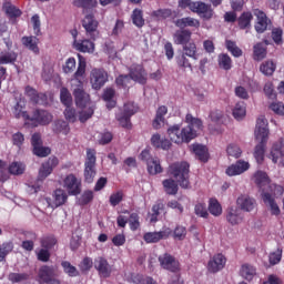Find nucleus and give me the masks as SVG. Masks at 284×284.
Segmentation results:
<instances>
[{"instance_id":"7ed1b4c3","label":"nucleus","mask_w":284,"mask_h":284,"mask_svg":"<svg viewBox=\"0 0 284 284\" xmlns=\"http://www.w3.org/2000/svg\"><path fill=\"white\" fill-rule=\"evenodd\" d=\"M255 140L260 143L255 146L254 158L257 163H263L265 159V148L270 139V128L265 115H260L255 125Z\"/></svg>"},{"instance_id":"7c9ffc66","label":"nucleus","mask_w":284,"mask_h":284,"mask_svg":"<svg viewBox=\"0 0 284 284\" xmlns=\"http://www.w3.org/2000/svg\"><path fill=\"white\" fill-rule=\"evenodd\" d=\"M163 190L169 196H176L179 194V183L173 179H165L162 181Z\"/></svg>"},{"instance_id":"e433bc0d","label":"nucleus","mask_w":284,"mask_h":284,"mask_svg":"<svg viewBox=\"0 0 284 284\" xmlns=\"http://www.w3.org/2000/svg\"><path fill=\"white\" fill-rule=\"evenodd\" d=\"M256 274V267L252 264H243L240 270V276L245 278V281H253L254 275Z\"/></svg>"},{"instance_id":"864d4df0","label":"nucleus","mask_w":284,"mask_h":284,"mask_svg":"<svg viewBox=\"0 0 284 284\" xmlns=\"http://www.w3.org/2000/svg\"><path fill=\"white\" fill-rule=\"evenodd\" d=\"M217 61L222 70H232V58L227 53L220 54Z\"/></svg>"},{"instance_id":"69168bd1","label":"nucleus","mask_w":284,"mask_h":284,"mask_svg":"<svg viewBox=\"0 0 284 284\" xmlns=\"http://www.w3.org/2000/svg\"><path fill=\"white\" fill-rule=\"evenodd\" d=\"M226 152L229 156H233L234 159H240L241 154H243V151L236 144H229Z\"/></svg>"},{"instance_id":"49530a36","label":"nucleus","mask_w":284,"mask_h":284,"mask_svg":"<svg viewBox=\"0 0 284 284\" xmlns=\"http://www.w3.org/2000/svg\"><path fill=\"white\" fill-rule=\"evenodd\" d=\"M17 53L14 51L1 52L0 65H8V63H14L17 61Z\"/></svg>"},{"instance_id":"3c124183","label":"nucleus","mask_w":284,"mask_h":284,"mask_svg":"<svg viewBox=\"0 0 284 284\" xmlns=\"http://www.w3.org/2000/svg\"><path fill=\"white\" fill-rule=\"evenodd\" d=\"M32 153L34 154V156L45 159V156H50V154H52V149H50V146H43V144H41L40 146H34Z\"/></svg>"},{"instance_id":"393cba45","label":"nucleus","mask_w":284,"mask_h":284,"mask_svg":"<svg viewBox=\"0 0 284 284\" xmlns=\"http://www.w3.org/2000/svg\"><path fill=\"white\" fill-rule=\"evenodd\" d=\"M192 39V31L187 29L178 30L173 36L176 45H185Z\"/></svg>"},{"instance_id":"2f4dec72","label":"nucleus","mask_w":284,"mask_h":284,"mask_svg":"<svg viewBox=\"0 0 284 284\" xmlns=\"http://www.w3.org/2000/svg\"><path fill=\"white\" fill-rule=\"evenodd\" d=\"M59 244V240H57V236L53 234L44 235L40 240L41 247H44V250H54L57 245Z\"/></svg>"},{"instance_id":"e2e57ef3","label":"nucleus","mask_w":284,"mask_h":284,"mask_svg":"<svg viewBox=\"0 0 284 284\" xmlns=\"http://www.w3.org/2000/svg\"><path fill=\"white\" fill-rule=\"evenodd\" d=\"M139 213H131L129 217V225L132 232H136L141 227V222L139 221Z\"/></svg>"},{"instance_id":"bb28decb","label":"nucleus","mask_w":284,"mask_h":284,"mask_svg":"<svg viewBox=\"0 0 284 284\" xmlns=\"http://www.w3.org/2000/svg\"><path fill=\"white\" fill-rule=\"evenodd\" d=\"M54 276H57V271L54 266L43 265L40 267L38 273V278L40 283H45L47 281L54 278Z\"/></svg>"},{"instance_id":"6e6552de","label":"nucleus","mask_w":284,"mask_h":284,"mask_svg":"<svg viewBox=\"0 0 284 284\" xmlns=\"http://www.w3.org/2000/svg\"><path fill=\"white\" fill-rule=\"evenodd\" d=\"M82 28H84L85 34L91 41H97V39H99V20L94 18L93 13L84 16L82 19Z\"/></svg>"},{"instance_id":"c85d7f7f","label":"nucleus","mask_w":284,"mask_h":284,"mask_svg":"<svg viewBox=\"0 0 284 284\" xmlns=\"http://www.w3.org/2000/svg\"><path fill=\"white\" fill-rule=\"evenodd\" d=\"M175 26L181 30H185V28H201V21L192 17H186V18L178 19L175 21Z\"/></svg>"},{"instance_id":"8fccbe9b","label":"nucleus","mask_w":284,"mask_h":284,"mask_svg":"<svg viewBox=\"0 0 284 284\" xmlns=\"http://www.w3.org/2000/svg\"><path fill=\"white\" fill-rule=\"evenodd\" d=\"M60 101L65 108L72 106V93H70V90L65 87L60 90Z\"/></svg>"},{"instance_id":"4be33fe9","label":"nucleus","mask_w":284,"mask_h":284,"mask_svg":"<svg viewBox=\"0 0 284 284\" xmlns=\"http://www.w3.org/2000/svg\"><path fill=\"white\" fill-rule=\"evenodd\" d=\"M225 263H227V260L225 258L224 254H216L213 256V258L207 264V270L212 274H216V272H221L223 267H225Z\"/></svg>"},{"instance_id":"09e8293b","label":"nucleus","mask_w":284,"mask_h":284,"mask_svg":"<svg viewBox=\"0 0 284 284\" xmlns=\"http://www.w3.org/2000/svg\"><path fill=\"white\" fill-rule=\"evenodd\" d=\"M61 267L63 268L64 274H68L71 278L79 276V270H77L72 263L62 261Z\"/></svg>"},{"instance_id":"39448f33","label":"nucleus","mask_w":284,"mask_h":284,"mask_svg":"<svg viewBox=\"0 0 284 284\" xmlns=\"http://www.w3.org/2000/svg\"><path fill=\"white\" fill-rule=\"evenodd\" d=\"M169 172L178 181L182 190H190V163L175 162L170 165Z\"/></svg>"},{"instance_id":"774afa93","label":"nucleus","mask_w":284,"mask_h":284,"mask_svg":"<svg viewBox=\"0 0 284 284\" xmlns=\"http://www.w3.org/2000/svg\"><path fill=\"white\" fill-rule=\"evenodd\" d=\"M121 201H123V192L122 191H118V192L111 194L109 197V203H110V205H112V207H116V205H119V203H121Z\"/></svg>"},{"instance_id":"c9c22d12","label":"nucleus","mask_w":284,"mask_h":284,"mask_svg":"<svg viewBox=\"0 0 284 284\" xmlns=\"http://www.w3.org/2000/svg\"><path fill=\"white\" fill-rule=\"evenodd\" d=\"M193 152L196 159H199V161H201L202 163H207L210 159V154L207 153V148L201 144H194Z\"/></svg>"},{"instance_id":"4c0bfd02","label":"nucleus","mask_w":284,"mask_h":284,"mask_svg":"<svg viewBox=\"0 0 284 284\" xmlns=\"http://www.w3.org/2000/svg\"><path fill=\"white\" fill-rule=\"evenodd\" d=\"M68 203V193L63 189H57L53 193V204L55 207H61Z\"/></svg>"},{"instance_id":"bf43d9fd","label":"nucleus","mask_w":284,"mask_h":284,"mask_svg":"<svg viewBox=\"0 0 284 284\" xmlns=\"http://www.w3.org/2000/svg\"><path fill=\"white\" fill-rule=\"evenodd\" d=\"M26 172V165L21 162H13L9 166V173L19 176V174H23Z\"/></svg>"},{"instance_id":"de8ad7c7","label":"nucleus","mask_w":284,"mask_h":284,"mask_svg":"<svg viewBox=\"0 0 284 284\" xmlns=\"http://www.w3.org/2000/svg\"><path fill=\"white\" fill-rule=\"evenodd\" d=\"M209 212L213 216H221V214H223V207L221 206V203H219V200H216V199L210 200Z\"/></svg>"},{"instance_id":"a878e982","label":"nucleus","mask_w":284,"mask_h":284,"mask_svg":"<svg viewBox=\"0 0 284 284\" xmlns=\"http://www.w3.org/2000/svg\"><path fill=\"white\" fill-rule=\"evenodd\" d=\"M284 156V138H280L271 149V159L273 163H278V159Z\"/></svg>"},{"instance_id":"58836bf2","label":"nucleus","mask_w":284,"mask_h":284,"mask_svg":"<svg viewBox=\"0 0 284 284\" xmlns=\"http://www.w3.org/2000/svg\"><path fill=\"white\" fill-rule=\"evenodd\" d=\"M22 43L31 50V52H34V54H39V38L38 37H23Z\"/></svg>"},{"instance_id":"b1692460","label":"nucleus","mask_w":284,"mask_h":284,"mask_svg":"<svg viewBox=\"0 0 284 284\" xmlns=\"http://www.w3.org/2000/svg\"><path fill=\"white\" fill-rule=\"evenodd\" d=\"M254 182L257 185V187L263 192L264 190H270L272 186L270 185V176H267V173L263 171H257L254 174Z\"/></svg>"},{"instance_id":"603ef678","label":"nucleus","mask_w":284,"mask_h":284,"mask_svg":"<svg viewBox=\"0 0 284 284\" xmlns=\"http://www.w3.org/2000/svg\"><path fill=\"white\" fill-rule=\"evenodd\" d=\"M30 278V275L28 273H9L8 281L10 283H24V281H28Z\"/></svg>"},{"instance_id":"5fc2aeb1","label":"nucleus","mask_w":284,"mask_h":284,"mask_svg":"<svg viewBox=\"0 0 284 284\" xmlns=\"http://www.w3.org/2000/svg\"><path fill=\"white\" fill-rule=\"evenodd\" d=\"M182 54L196 60V44L194 42H186V44H183Z\"/></svg>"},{"instance_id":"9d476101","label":"nucleus","mask_w":284,"mask_h":284,"mask_svg":"<svg viewBox=\"0 0 284 284\" xmlns=\"http://www.w3.org/2000/svg\"><path fill=\"white\" fill-rule=\"evenodd\" d=\"M261 199L264 205L270 209L272 216H281V207H278V204L276 203V197H274V194L272 193V186L270 189H264V191H261Z\"/></svg>"},{"instance_id":"4468645a","label":"nucleus","mask_w":284,"mask_h":284,"mask_svg":"<svg viewBox=\"0 0 284 284\" xmlns=\"http://www.w3.org/2000/svg\"><path fill=\"white\" fill-rule=\"evenodd\" d=\"M129 77L132 81L145 85L148 83V72L142 64H132L129 69Z\"/></svg>"},{"instance_id":"a19ab883","label":"nucleus","mask_w":284,"mask_h":284,"mask_svg":"<svg viewBox=\"0 0 284 284\" xmlns=\"http://www.w3.org/2000/svg\"><path fill=\"white\" fill-rule=\"evenodd\" d=\"M260 72H262L264 77H272V74L276 72V63H274V61L272 60H266L262 62V64L260 65Z\"/></svg>"},{"instance_id":"13d9d810","label":"nucleus","mask_w":284,"mask_h":284,"mask_svg":"<svg viewBox=\"0 0 284 284\" xmlns=\"http://www.w3.org/2000/svg\"><path fill=\"white\" fill-rule=\"evenodd\" d=\"M185 236H187V229L183 225H176L173 231V239L175 241H184Z\"/></svg>"},{"instance_id":"ddd939ff","label":"nucleus","mask_w":284,"mask_h":284,"mask_svg":"<svg viewBox=\"0 0 284 284\" xmlns=\"http://www.w3.org/2000/svg\"><path fill=\"white\" fill-rule=\"evenodd\" d=\"M90 83L93 90H101L108 83V72L103 69H93L91 71Z\"/></svg>"},{"instance_id":"c756f323","label":"nucleus","mask_w":284,"mask_h":284,"mask_svg":"<svg viewBox=\"0 0 284 284\" xmlns=\"http://www.w3.org/2000/svg\"><path fill=\"white\" fill-rule=\"evenodd\" d=\"M254 19V16L250 11H244L241 13V16L237 19V26L240 30H247L248 28H252V21Z\"/></svg>"},{"instance_id":"4d7b16f0","label":"nucleus","mask_w":284,"mask_h":284,"mask_svg":"<svg viewBox=\"0 0 284 284\" xmlns=\"http://www.w3.org/2000/svg\"><path fill=\"white\" fill-rule=\"evenodd\" d=\"M226 49L231 54H233L235 58L243 57V50L236 45V42L232 40H226Z\"/></svg>"},{"instance_id":"20e7f679","label":"nucleus","mask_w":284,"mask_h":284,"mask_svg":"<svg viewBox=\"0 0 284 284\" xmlns=\"http://www.w3.org/2000/svg\"><path fill=\"white\" fill-rule=\"evenodd\" d=\"M179 8L181 10H191L194 14H196L203 21H210L214 17V9L212 4H207L203 1H192V0H180Z\"/></svg>"},{"instance_id":"37998d69","label":"nucleus","mask_w":284,"mask_h":284,"mask_svg":"<svg viewBox=\"0 0 284 284\" xmlns=\"http://www.w3.org/2000/svg\"><path fill=\"white\" fill-rule=\"evenodd\" d=\"M3 10L6 14L9 17V19H17L22 14L21 9H18L10 2L3 4Z\"/></svg>"},{"instance_id":"5701e85b","label":"nucleus","mask_w":284,"mask_h":284,"mask_svg":"<svg viewBox=\"0 0 284 284\" xmlns=\"http://www.w3.org/2000/svg\"><path fill=\"white\" fill-rule=\"evenodd\" d=\"M29 121H36L40 125H49L52 123V114L45 110H36Z\"/></svg>"},{"instance_id":"9b49d317","label":"nucleus","mask_w":284,"mask_h":284,"mask_svg":"<svg viewBox=\"0 0 284 284\" xmlns=\"http://www.w3.org/2000/svg\"><path fill=\"white\" fill-rule=\"evenodd\" d=\"M59 165V158L51 155L47 161L41 164L38 174V181H45L47 176H50L54 172V168Z\"/></svg>"},{"instance_id":"ea45409f","label":"nucleus","mask_w":284,"mask_h":284,"mask_svg":"<svg viewBox=\"0 0 284 284\" xmlns=\"http://www.w3.org/2000/svg\"><path fill=\"white\" fill-rule=\"evenodd\" d=\"M232 114L236 121H243L247 114L245 102H237L233 109Z\"/></svg>"},{"instance_id":"f8f14e48","label":"nucleus","mask_w":284,"mask_h":284,"mask_svg":"<svg viewBox=\"0 0 284 284\" xmlns=\"http://www.w3.org/2000/svg\"><path fill=\"white\" fill-rule=\"evenodd\" d=\"M63 187L70 196H78L81 194V181L77 179L75 174H69L63 180Z\"/></svg>"},{"instance_id":"72a5a7b5","label":"nucleus","mask_w":284,"mask_h":284,"mask_svg":"<svg viewBox=\"0 0 284 284\" xmlns=\"http://www.w3.org/2000/svg\"><path fill=\"white\" fill-rule=\"evenodd\" d=\"M146 170L152 176L161 174L163 172V166H161V160H159V158H153L151 161H149V164H146Z\"/></svg>"},{"instance_id":"79ce46f5","label":"nucleus","mask_w":284,"mask_h":284,"mask_svg":"<svg viewBox=\"0 0 284 284\" xmlns=\"http://www.w3.org/2000/svg\"><path fill=\"white\" fill-rule=\"evenodd\" d=\"M53 132L55 134L68 135V134H70V124H68V122H65L63 120H58V121H55V123L53 125Z\"/></svg>"},{"instance_id":"412c9836","label":"nucleus","mask_w":284,"mask_h":284,"mask_svg":"<svg viewBox=\"0 0 284 284\" xmlns=\"http://www.w3.org/2000/svg\"><path fill=\"white\" fill-rule=\"evenodd\" d=\"M250 170V162H246L244 160H239L234 164H231L225 173L227 176H239L240 174H243L244 172H247Z\"/></svg>"},{"instance_id":"473e14b6","label":"nucleus","mask_w":284,"mask_h":284,"mask_svg":"<svg viewBox=\"0 0 284 284\" xmlns=\"http://www.w3.org/2000/svg\"><path fill=\"white\" fill-rule=\"evenodd\" d=\"M267 57V47L263 42H258L253 47L254 61H263Z\"/></svg>"},{"instance_id":"aec40b11","label":"nucleus","mask_w":284,"mask_h":284,"mask_svg":"<svg viewBox=\"0 0 284 284\" xmlns=\"http://www.w3.org/2000/svg\"><path fill=\"white\" fill-rule=\"evenodd\" d=\"M236 205L243 212H253L256 207V200L247 194H242L237 197Z\"/></svg>"},{"instance_id":"cd10ccee","label":"nucleus","mask_w":284,"mask_h":284,"mask_svg":"<svg viewBox=\"0 0 284 284\" xmlns=\"http://www.w3.org/2000/svg\"><path fill=\"white\" fill-rule=\"evenodd\" d=\"M165 114H168V106H159L155 113V118L152 122V126L154 130H161V125L165 123Z\"/></svg>"},{"instance_id":"338daca9","label":"nucleus","mask_w":284,"mask_h":284,"mask_svg":"<svg viewBox=\"0 0 284 284\" xmlns=\"http://www.w3.org/2000/svg\"><path fill=\"white\" fill-rule=\"evenodd\" d=\"M12 251V243H3L0 245V263H3L6 261V256L10 254Z\"/></svg>"},{"instance_id":"f257e3e1","label":"nucleus","mask_w":284,"mask_h":284,"mask_svg":"<svg viewBox=\"0 0 284 284\" xmlns=\"http://www.w3.org/2000/svg\"><path fill=\"white\" fill-rule=\"evenodd\" d=\"M185 122L187 125L182 130L181 125L179 124H174L168 129V135L170 136L171 141L178 145H180V143H190V141L196 139V133L200 132V130H203V121L194 118L192 113L186 114Z\"/></svg>"},{"instance_id":"0e129e2a","label":"nucleus","mask_w":284,"mask_h":284,"mask_svg":"<svg viewBox=\"0 0 284 284\" xmlns=\"http://www.w3.org/2000/svg\"><path fill=\"white\" fill-rule=\"evenodd\" d=\"M154 19H168L172 17V9H158L151 13Z\"/></svg>"},{"instance_id":"680f3d73","label":"nucleus","mask_w":284,"mask_h":284,"mask_svg":"<svg viewBox=\"0 0 284 284\" xmlns=\"http://www.w3.org/2000/svg\"><path fill=\"white\" fill-rule=\"evenodd\" d=\"M194 212L196 216H200L201 219H207V216H210V213L207 212V206L205 205V203L195 204Z\"/></svg>"},{"instance_id":"a211bd4d","label":"nucleus","mask_w":284,"mask_h":284,"mask_svg":"<svg viewBox=\"0 0 284 284\" xmlns=\"http://www.w3.org/2000/svg\"><path fill=\"white\" fill-rule=\"evenodd\" d=\"M170 234H172L170 227L164 226L160 232L145 233L143 240L145 241V243H159V241L170 239Z\"/></svg>"},{"instance_id":"a18cd8bd","label":"nucleus","mask_w":284,"mask_h":284,"mask_svg":"<svg viewBox=\"0 0 284 284\" xmlns=\"http://www.w3.org/2000/svg\"><path fill=\"white\" fill-rule=\"evenodd\" d=\"M132 23L136 28H143L145 26V19H143V10L134 9L131 16Z\"/></svg>"},{"instance_id":"6e6d98bb","label":"nucleus","mask_w":284,"mask_h":284,"mask_svg":"<svg viewBox=\"0 0 284 284\" xmlns=\"http://www.w3.org/2000/svg\"><path fill=\"white\" fill-rule=\"evenodd\" d=\"M283 258V248H277L274 252H271L268 255V263L271 265H278Z\"/></svg>"},{"instance_id":"0eeeda50","label":"nucleus","mask_w":284,"mask_h":284,"mask_svg":"<svg viewBox=\"0 0 284 284\" xmlns=\"http://www.w3.org/2000/svg\"><path fill=\"white\" fill-rule=\"evenodd\" d=\"M136 114V106L134 103L129 102L125 103L123 106V110L115 115L116 121L121 125V128H124L125 130L132 129V116Z\"/></svg>"},{"instance_id":"2eb2a0df","label":"nucleus","mask_w":284,"mask_h":284,"mask_svg":"<svg viewBox=\"0 0 284 284\" xmlns=\"http://www.w3.org/2000/svg\"><path fill=\"white\" fill-rule=\"evenodd\" d=\"M95 40L90 39H79L73 41L72 47L77 52H82L83 54H93L95 50Z\"/></svg>"},{"instance_id":"dca6fc26","label":"nucleus","mask_w":284,"mask_h":284,"mask_svg":"<svg viewBox=\"0 0 284 284\" xmlns=\"http://www.w3.org/2000/svg\"><path fill=\"white\" fill-rule=\"evenodd\" d=\"M253 14L257 19L255 22V32L263 34L267 30L271 21L267 19V14L261 9H254Z\"/></svg>"},{"instance_id":"6ab92c4d","label":"nucleus","mask_w":284,"mask_h":284,"mask_svg":"<svg viewBox=\"0 0 284 284\" xmlns=\"http://www.w3.org/2000/svg\"><path fill=\"white\" fill-rule=\"evenodd\" d=\"M243 212L239 206H229L226 209V221L230 225H241V223H243Z\"/></svg>"},{"instance_id":"f704fd0d","label":"nucleus","mask_w":284,"mask_h":284,"mask_svg":"<svg viewBox=\"0 0 284 284\" xmlns=\"http://www.w3.org/2000/svg\"><path fill=\"white\" fill-rule=\"evenodd\" d=\"M23 110H26V103L22 101L17 102L12 110L13 115L16 119H24V121H30V115Z\"/></svg>"},{"instance_id":"c03bdc74","label":"nucleus","mask_w":284,"mask_h":284,"mask_svg":"<svg viewBox=\"0 0 284 284\" xmlns=\"http://www.w3.org/2000/svg\"><path fill=\"white\" fill-rule=\"evenodd\" d=\"M163 210H165V204H163V202H156L151 209L152 213L150 214V222L156 223V221H159V216H160L161 212H163Z\"/></svg>"},{"instance_id":"423d86ee","label":"nucleus","mask_w":284,"mask_h":284,"mask_svg":"<svg viewBox=\"0 0 284 284\" xmlns=\"http://www.w3.org/2000/svg\"><path fill=\"white\" fill-rule=\"evenodd\" d=\"M83 176L84 183H94L97 176V150L94 149H87Z\"/></svg>"},{"instance_id":"1a4fd4ad","label":"nucleus","mask_w":284,"mask_h":284,"mask_svg":"<svg viewBox=\"0 0 284 284\" xmlns=\"http://www.w3.org/2000/svg\"><path fill=\"white\" fill-rule=\"evenodd\" d=\"M158 261L160 263V267H162V270H166V272H172L173 274L181 272V262L170 253L160 255Z\"/></svg>"},{"instance_id":"f3484780","label":"nucleus","mask_w":284,"mask_h":284,"mask_svg":"<svg viewBox=\"0 0 284 284\" xmlns=\"http://www.w3.org/2000/svg\"><path fill=\"white\" fill-rule=\"evenodd\" d=\"M94 268L101 278H110L112 276V266L105 257L95 258Z\"/></svg>"},{"instance_id":"052dcab7","label":"nucleus","mask_w":284,"mask_h":284,"mask_svg":"<svg viewBox=\"0 0 284 284\" xmlns=\"http://www.w3.org/2000/svg\"><path fill=\"white\" fill-rule=\"evenodd\" d=\"M175 61L179 68H184V70L189 68L190 70H192V63H190V60L187 59V55H185V53L178 54L175 57Z\"/></svg>"},{"instance_id":"f03ea898","label":"nucleus","mask_w":284,"mask_h":284,"mask_svg":"<svg viewBox=\"0 0 284 284\" xmlns=\"http://www.w3.org/2000/svg\"><path fill=\"white\" fill-rule=\"evenodd\" d=\"M78 69L74 72L72 79L71 87L73 88V97L75 100V104L78 108H85L88 103H90V94L85 92L83 89V81H81L80 77H85V68H88V62L85 61V57L81 53H78Z\"/></svg>"}]
</instances>
